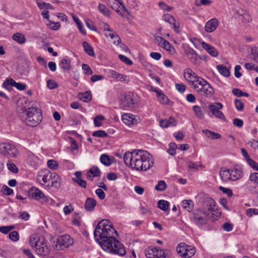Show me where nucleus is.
<instances>
[{
	"instance_id": "nucleus-9",
	"label": "nucleus",
	"mask_w": 258,
	"mask_h": 258,
	"mask_svg": "<svg viewBox=\"0 0 258 258\" xmlns=\"http://www.w3.org/2000/svg\"><path fill=\"white\" fill-rule=\"evenodd\" d=\"M139 98L136 94L128 92L121 99V104L125 108H134L138 106Z\"/></svg>"
},
{
	"instance_id": "nucleus-16",
	"label": "nucleus",
	"mask_w": 258,
	"mask_h": 258,
	"mask_svg": "<svg viewBox=\"0 0 258 258\" xmlns=\"http://www.w3.org/2000/svg\"><path fill=\"white\" fill-rule=\"evenodd\" d=\"M218 24V21L215 18L210 20L205 25V31L208 33L213 32L216 29Z\"/></svg>"
},
{
	"instance_id": "nucleus-30",
	"label": "nucleus",
	"mask_w": 258,
	"mask_h": 258,
	"mask_svg": "<svg viewBox=\"0 0 258 258\" xmlns=\"http://www.w3.org/2000/svg\"><path fill=\"white\" fill-rule=\"evenodd\" d=\"M202 132L208 138L212 140L218 139H220L221 137L220 134L212 132L208 130H204L202 131Z\"/></svg>"
},
{
	"instance_id": "nucleus-39",
	"label": "nucleus",
	"mask_w": 258,
	"mask_h": 258,
	"mask_svg": "<svg viewBox=\"0 0 258 258\" xmlns=\"http://www.w3.org/2000/svg\"><path fill=\"white\" fill-rule=\"evenodd\" d=\"M158 207L164 211H166L169 209V203L163 200H159L158 202Z\"/></svg>"
},
{
	"instance_id": "nucleus-19",
	"label": "nucleus",
	"mask_w": 258,
	"mask_h": 258,
	"mask_svg": "<svg viewBox=\"0 0 258 258\" xmlns=\"http://www.w3.org/2000/svg\"><path fill=\"white\" fill-rule=\"evenodd\" d=\"M186 247V244L184 243H179L176 247V251L178 254L181 257L183 258H190L191 252L187 254L185 253L184 251L186 250L185 249V247Z\"/></svg>"
},
{
	"instance_id": "nucleus-50",
	"label": "nucleus",
	"mask_w": 258,
	"mask_h": 258,
	"mask_svg": "<svg viewBox=\"0 0 258 258\" xmlns=\"http://www.w3.org/2000/svg\"><path fill=\"white\" fill-rule=\"evenodd\" d=\"M9 238L13 241L16 242L19 239V234L16 231H13L9 233Z\"/></svg>"
},
{
	"instance_id": "nucleus-14",
	"label": "nucleus",
	"mask_w": 258,
	"mask_h": 258,
	"mask_svg": "<svg viewBox=\"0 0 258 258\" xmlns=\"http://www.w3.org/2000/svg\"><path fill=\"white\" fill-rule=\"evenodd\" d=\"M183 75L185 80L190 83L193 86L198 82V80L202 78L196 76L195 73L190 69H185Z\"/></svg>"
},
{
	"instance_id": "nucleus-40",
	"label": "nucleus",
	"mask_w": 258,
	"mask_h": 258,
	"mask_svg": "<svg viewBox=\"0 0 258 258\" xmlns=\"http://www.w3.org/2000/svg\"><path fill=\"white\" fill-rule=\"evenodd\" d=\"M98 10L100 11V12L101 13L105 16H109L110 11L104 5L99 4L98 5Z\"/></svg>"
},
{
	"instance_id": "nucleus-1",
	"label": "nucleus",
	"mask_w": 258,
	"mask_h": 258,
	"mask_svg": "<svg viewBox=\"0 0 258 258\" xmlns=\"http://www.w3.org/2000/svg\"><path fill=\"white\" fill-rule=\"evenodd\" d=\"M117 236V232L114 229L110 221L101 220L96 226L94 232L95 240L99 242L102 248L114 254L123 256L126 251L123 244L116 240L113 235Z\"/></svg>"
},
{
	"instance_id": "nucleus-27",
	"label": "nucleus",
	"mask_w": 258,
	"mask_h": 258,
	"mask_svg": "<svg viewBox=\"0 0 258 258\" xmlns=\"http://www.w3.org/2000/svg\"><path fill=\"white\" fill-rule=\"evenodd\" d=\"M97 203L95 199L92 198H88L86 199L85 204V208L86 211L92 212L94 210Z\"/></svg>"
},
{
	"instance_id": "nucleus-41",
	"label": "nucleus",
	"mask_w": 258,
	"mask_h": 258,
	"mask_svg": "<svg viewBox=\"0 0 258 258\" xmlns=\"http://www.w3.org/2000/svg\"><path fill=\"white\" fill-rule=\"evenodd\" d=\"M90 172L92 173L93 177H99L100 176L101 171L99 168L96 166H93L89 169Z\"/></svg>"
},
{
	"instance_id": "nucleus-33",
	"label": "nucleus",
	"mask_w": 258,
	"mask_h": 258,
	"mask_svg": "<svg viewBox=\"0 0 258 258\" xmlns=\"http://www.w3.org/2000/svg\"><path fill=\"white\" fill-rule=\"evenodd\" d=\"M217 69L219 72L223 76L225 77H229L230 76V71L226 66L221 64L218 65L217 66Z\"/></svg>"
},
{
	"instance_id": "nucleus-47",
	"label": "nucleus",
	"mask_w": 258,
	"mask_h": 258,
	"mask_svg": "<svg viewBox=\"0 0 258 258\" xmlns=\"http://www.w3.org/2000/svg\"><path fill=\"white\" fill-rule=\"evenodd\" d=\"M92 136L98 138H105L108 136V134L103 130H98L93 133Z\"/></svg>"
},
{
	"instance_id": "nucleus-29",
	"label": "nucleus",
	"mask_w": 258,
	"mask_h": 258,
	"mask_svg": "<svg viewBox=\"0 0 258 258\" xmlns=\"http://www.w3.org/2000/svg\"><path fill=\"white\" fill-rule=\"evenodd\" d=\"M82 46L84 48L85 52L89 56H95V53L94 52L92 47L90 44L84 41L82 43Z\"/></svg>"
},
{
	"instance_id": "nucleus-64",
	"label": "nucleus",
	"mask_w": 258,
	"mask_h": 258,
	"mask_svg": "<svg viewBox=\"0 0 258 258\" xmlns=\"http://www.w3.org/2000/svg\"><path fill=\"white\" fill-rule=\"evenodd\" d=\"M248 165L254 170L258 171V164L252 159H248Z\"/></svg>"
},
{
	"instance_id": "nucleus-7",
	"label": "nucleus",
	"mask_w": 258,
	"mask_h": 258,
	"mask_svg": "<svg viewBox=\"0 0 258 258\" xmlns=\"http://www.w3.org/2000/svg\"><path fill=\"white\" fill-rule=\"evenodd\" d=\"M209 213L202 209H195L191 217V221L197 226L201 227L207 224L210 219Z\"/></svg>"
},
{
	"instance_id": "nucleus-42",
	"label": "nucleus",
	"mask_w": 258,
	"mask_h": 258,
	"mask_svg": "<svg viewBox=\"0 0 258 258\" xmlns=\"http://www.w3.org/2000/svg\"><path fill=\"white\" fill-rule=\"evenodd\" d=\"M41 203L46 204L51 206H54L55 205V202L54 200L50 197L46 196L45 195H44Z\"/></svg>"
},
{
	"instance_id": "nucleus-21",
	"label": "nucleus",
	"mask_w": 258,
	"mask_h": 258,
	"mask_svg": "<svg viewBox=\"0 0 258 258\" xmlns=\"http://www.w3.org/2000/svg\"><path fill=\"white\" fill-rule=\"evenodd\" d=\"M60 178L58 175L54 172H52V178L50 179V185L48 188L54 187L58 188L60 186Z\"/></svg>"
},
{
	"instance_id": "nucleus-48",
	"label": "nucleus",
	"mask_w": 258,
	"mask_h": 258,
	"mask_svg": "<svg viewBox=\"0 0 258 258\" xmlns=\"http://www.w3.org/2000/svg\"><path fill=\"white\" fill-rule=\"evenodd\" d=\"M234 105L235 108L238 111H241L244 108V104L241 100L239 99H236L234 101Z\"/></svg>"
},
{
	"instance_id": "nucleus-24",
	"label": "nucleus",
	"mask_w": 258,
	"mask_h": 258,
	"mask_svg": "<svg viewBox=\"0 0 258 258\" xmlns=\"http://www.w3.org/2000/svg\"><path fill=\"white\" fill-rule=\"evenodd\" d=\"M75 177L72 178L73 181L78 183L79 186L83 188H86L87 186L86 181L81 178L82 173L81 171H77L75 173Z\"/></svg>"
},
{
	"instance_id": "nucleus-56",
	"label": "nucleus",
	"mask_w": 258,
	"mask_h": 258,
	"mask_svg": "<svg viewBox=\"0 0 258 258\" xmlns=\"http://www.w3.org/2000/svg\"><path fill=\"white\" fill-rule=\"evenodd\" d=\"M119 58L124 63L127 65H132L133 64V61L127 57L125 55L119 54L118 56Z\"/></svg>"
},
{
	"instance_id": "nucleus-60",
	"label": "nucleus",
	"mask_w": 258,
	"mask_h": 258,
	"mask_svg": "<svg viewBox=\"0 0 258 258\" xmlns=\"http://www.w3.org/2000/svg\"><path fill=\"white\" fill-rule=\"evenodd\" d=\"M2 191H3L4 194H5L6 195H7V196L11 195L13 193V189L10 188V187H9L7 185H4L2 187Z\"/></svg>"
},
{
	"instance_id": "nucleus-53",
	"label": "nucleus",
	"mask_w": 258,
	"mask_h": 258,
	"mask_svg": "<svg viewBox=\"0 0 258 258\" xmlns=\"http://www.w3.org/2000/svg\"><path fill=\"white\" fill-rule=\"evenodd\" d=\"M105 119L103 115H97L94 119V123L95 126H100L101 125V121Z\"/></svg>"
},
{
	"instance_id": "nucleus-46",
	"label": "nucleus",
	"mask_w": 258,
	"mask_h": 258,
	"mask_svg": "<svg viewBox=\"0 0 258 258\" xmlns=\"http://www.w3.org/2000/svg\"><path fill=\"white\" fill-rule=\"evenodd\" d=\"M109 37L111 39H114L113 43L115 45H118L121 42L120 38L119 37V36L117 34H116L113 31H112L111 33H109Z\"/></svg>"
},
{
	"instance_id": "nucleus-25",
	"label": "nucleus",
	"mask_w": 258,
	"mask_h": 258,
	"mask_svg": "<svg viewBox=\"0 0 258 258\" xmlns=\"http://www.w3.org/2000/svg\"><path fill=\"white\" fill-rule=\"evenodd\" d=\"M163 20L169 23L170 25H172L174 31L178 32L179 24L175 23V20L171 15L167 14L163 16Z\"/></svg>"
},
{
	"instance_id": "nucleus-22",
	"label": "nucleus",
	"mask_w": 258,
	"mask_h": 258,
	"mask_svg": "<svg viewBox=\"0 0 258 258\" xmlns=\"http://www.w3.org/2000/svg\"><path fill=\"white\" fill-rule=\"evenodd\" d=\"M203 48L212 56L217 57L218 55V52L215 47L209 45L205 42L201 43Z\"/></svg>"
},
{
	"instance_id": "nucleus-23",
	"label": "nucleus",
	"mask_w": 258,
	"mask_h": 258,
	"mask_svg": "<svg viewBox=\"0 0 258 258\" xmlns=\"http://www.w3.org/2000/svg\"><path fill=\"white\" fill-rule=\"evenodd\" d=\"M177 121L173 117H170L168 119H162L160 121V125L162 128H167L170 126H175Z\"/></svg>"
},
{
	"instance_id": "nucleus-5",
	"label": "nucleus",
	"mask_w": 258,
	"mask_h": 258,
	"mask_svg": "<svg viewBox=\"0 0 258 258\" xmlns=\"http://www.w3.org/2000/svg\"><path fill=\"white\" fill-rule=\"evenodd\" d=\"M202 210L207 213L210 212L212 214L210 218L213 221L217 220L221 216V212L218 209L215 201L210 197H206L204 199Z\"/></svg>"
},
{
	"instance_id": "nucleus-43",
	"label": "nucleus",
	"mask_w": 258,
	"mask_h": 258,
	"mask_svg": "<svg viewBox=\"0 0 258 258\" xmlns=\"http://www.w3.org/2000/svg\"><path fill=\"white\" fill-rule=\"evenodd\" d=\"M177 148V145L175 143H170L169 144V149L167 150V152L172 156L176 154L175 150Z\"/></svg>"
},
{
	"instance_id": "nucleus-2",
	"label": "nucleus",
	"mask_w": 258,
	"mask_h": 258,
	"mask_svg": "<svg viewBox=\"0 0 258 258\" xmlns=\"http://www.w3.org/2000/svg\"><path fill=\"white\" fill-rule=\"evenodd\" d=\"M125 164L138 171H146L153 167L154 161L151 154L145 150H135L123 155Z\"/></svg>"
},
{
	"instance_id": "nucleus-26",
	"label": "nucleus",
	"mask_w": 258,
	"mask_h": 258,
	"mask_svg": "<svg viewBox=\"0 0 258 258\" xmlns=\"http://www.w3.org/2000/svg\"><path fill=\"white\" fill-rule=\"evenodd\" d=\"M220 176L221 179L224 182L231 181L230 169L226 167L221 168L220 171Z\"/></svg>"
},
{
	"instance_id": "nucleus-28",
	"label": "nucleus",
	"mask_w": 258,
	"mask_h": 258,
	"mask_svg": "<svg viewBox=\"0 0 258 258\" xmlns=\"http://www.w3.org/2000/svg\"><path fill=\"white\" fill-rule=\"evenodd\" d=\"M78 96L80 99L84 102H88L92 99V94L90 91H87L84 93H79Z\"/></svg>"
},
{
	"instance_id": "nucleus-44",
	"label": "nucleus",
	"mask_w": 258,
	"mask_h": 258,
	"mask_svg": "<svg viewBox=\"0 0 258 258\" xmlns=\"http://www.w3.org/2000/svg\"><path fill=\"white\" fill-rule=\"evenodd\" d=\"M166 187L167 184L166 182L163 180H160L155 186V189L158 191H163L166 188Z\"/></svg>"
},
{
	"instance_id": "nucleus-45",
	"label": "nucleus",
	"mask_w": 258,
	"mask_h": 258,
	"mask_svg": "<svg viewBox=\"0 0 258 258\" xmlns=\"http://www.w3.org/2000/svg\"><path fill=\"white\" fill-rule=\"evenodd\" d=\"M13 82V79H8L3 84V87H4L6 89L10 91L12 89L13 85L12 83Z\"/></svg>"
},
{
	"instance_id": "nucleus-32",
	"label": "nucleus",
	"mask_w": 258,
	"mask_h": 258,
	"mask_svg": "<svg viewBox=\"0 0 258 258\" xmlns=\"http://www.w3.org/2000/svg\"><path fill=\"white\" fill-rule=\"evenodd\" d=\"M13 39L19 44H24L26 41L25 36L20 33H16L13 35Z\"/></svg>"
},
{
	"instance_id": "nucleus-34",
	"label": "nucleus",
	"mask_w": 258,
	"mask_h": 258,
	"mask_svg": "<svg viewBox=\"0 0 258 258\" xmlns=\"http://www.w3.org/2000/svg\"><path fill=\"white\" fill-rule=\"evenodd\" d=\"M192 110L197 117L200 119H203L204 117V111L200 106L195 105L192 107Z\"/></svg>"
},
{
	"instance_id": "nucleus-38",
	"label": "nucleus",
	"mask_w": 258,
	"mask_h": 258,
	"mask_svg": "<svg viewBox=\"0 0 258 258\" xmlns=\"http://www.w3.org/2000/svg\"><path fill=\"white\" fill-rule=\"evenodd\" d=\"M60 66L64 71H69L71 69V60L69 59L63 58L61 60Z\"/></svg>"
},
{
	"instance_id": "nucleus-10",
	"label": "nucleus",
	"mask_w": 258,
	"mask_h": 258,
	"mask_svg": "<svg viewBox=\"0 0 258 258\" xmlns=\"http://www.w3.org/2000/svg\"><path fill=\"white\" fill-rule=\"evenodd\" d=\"M52 178V172L47 169L38 172L37 180L41 185L48 188L50 185V179Z\"/></svg>"
},
{
	"instance_id": "nucleus-18",
	"label": "nucleus",
	"mask_w": 258,
	"mask_h": 258,
	"mask_svg": "<svg viewBox=\"0 0 258 258\" xmlns=\"http://www.w3.org/2000/svg\"><path fill=\"white\" fill-rule=\"evenodd\" d=\"M109 74L110 77L116 79L118 81L123 82H127L128 81L126 76L119 74L114 70H109Z\"/></svg>"
},
{
	"instance_id": "nucleus-59",
	"label": "nucleus",
	"mask_w": 258,
	"mask_h": 258,
	"mask_svg": "<svg viewBox=\"0 0 258 258\" xmlns=\"http://www.w3.org/2000/svg\"><path fill=\"white\" fill-rule=\"evenodd\" d=\"M219 189L223 192V193L226 194L229 198L233 196L232 190L230 188L220 186Z\"/></svg>"
},
{
	"instance_id": "nucleus-17",
	"label": "nucleus",
	"mask_w": 258,
	"mask_h": 258,
	"mask_svg": "<svg viewBox=\"0 0 258 258\" xmlns=\"http://www.w3.org/2000/svg\"><path fill=\"white\" fill-rule=\"evenodd\" d=\"M122 120L123 123L128 125L137 123L138 121L135 115L126 113L122 115Z\"/></svg>"
},
{
	"instance_id": "nucleus-8",
	"label": "nucleus",
	"mask_w": 258,
	"mask_h": 258,
	"mask_svg": "<svg viewBox=\"0 0 258 258\" xmlns=\"http://www.w3.org/2000/svg\"><path fill=\"white\" fill-rule=\"evenodd\" d=\"M0 154L7 158H15L18 154L16 146L10 143L0 144Z\"/></svg>"
},
{
	"instance_id": "nucleus-20",
	"label": "nucleus",
	"mask_w": 258,
	"mask_h": 258,
	"mask_svg": "<svg viewBox=\"0 0 258 258\" xmlns=\"http://www.w3.org/2000/svg\"><path fill=\"white\" fill-rule=\"evenodd\" d=\"M231 181H236L242 178V170L239 168L235 167L230 169Z\"/></svg>"
},
{
	"instance_id": "nucleus-15",
	"label": "nucleus",
	"mask_w": 258,
	"mask_h": 258,
	"mask_svg": "<svg viewBox=\"0 0 258 258\" xmlns=\"http://www.w3.org/2000/svg\"><path fill=\"white\" fill-rule=\"evenodd\" d=\"M184 53L193 63H197L198 60V54L192 48L187 46L184 48Z\"/></svg>"
},
{
	"instance_id": "nucleus-58",
	"label": "nucleus",
	"mask_w": 258,
	"mask_h": 258,
	"mask_svg": "<svg viewBox=\"0 0 258 258\" xmlns=\"http://www.w3.org/2000/svg\"><path fill=\"white\" fill-rule=\"evenodd\" d=\"M47 86L50 89H54L58 87V85L55 81L49 79L47 81Z\"/></svg>"
},
{
	"instance_id": "nucleus-57",
	"label": "nucleus",
	"mask_w": 258,
	"mask_h": 258,
	"mask_svg": "<svg viewBox=\"0 0 258 258\" xmlns=\"http://www.w3.org/2000/svg\"><path fill=\"white\" fill-rule=\"evenodd\" d=\"M37 5L40 9H42L43 8H45L46 9H52L53 8L52 5L45 2H43L42 3H38Z\"/></svg>"
},
{
	"instance_id": "nucleus-12",
	"label": "nucleus",
	"mask_w": 258,
	"mask_h": 258,
	"mask_svg": "<svg viewBox=\"0 0 258 258\" xmlns=\"http://www.w3.org/2000/svg\"><path fill=\"white\" fill-rule=\"evenodd\" d=\"M57 243L61 249L69 247L73 244V239L67 234L59 237L57 239Z\"/></svg>"
},
{
	"instance_id": "nucleus-51",
	"label": "nucleus",
	"mask_w": 258,
	"mask_h": 258,
	"mask_svg": "<svg viewBox=\"0 0 258 258\" xmlns=\"http://www.w3.org/2000/svg\"><path fill=\"white\" fill-rule=\"evenodd\" d=\"M82 70L84 71V74L86 75H91L93 74V72L91 70L90 66L87 64L83 63L82 65Z\"/></svg>"
},
{
	"instance_id": "nucleus-63",
	"label": "nucleus",
	"mask_w": 258,
	"mask_h": 258,
	"mask_svg": "<svg viewBox=\"0 0 258 258\" xmlns=\"http://www.w3.org/2000/svg\"><path fill=\"white\" fill-rule=\"evenodd\" d=\"M251 52L253 60L258 63V47L253 48L252 49Z\"/></svg>"
},
{
	"instance_id": "nucleus-35",
	"label": "nucleus",
	"mask_w": 258,
	"mask_h": 258,
	"mask_svg": "<svg viewBox=\"0 0 258 258\" xmlns=\"http://www.w3.org/2000/svg\"><path fill=\"white\" fill-rule=\"evenodd\" d=\"M161 47L167 50L170 54H174L175 52V49L174 46L167 40L161 45Z\"/></svg>"
},
{
	"instance_id": "nucleus-6",
	"label": "nucleus",
	"mask_w": 258,
	"mask_h": 258,
	"mask_svg": "<svg viewBox=\"0 0 258 258\" xmlns=\"http://www.w3.org/2000/svg\"><path fill=\"white\" fill-rule=\"evenodd\" d=\"M194 88L200 95L206 97H211L214 93L212 86L203 78L198 80V82L194 85Z\"/></svg>"
},
{
	"instance_id": "nucleus-37",
	"label": "nucleus",
	"mask_w": 258,
	"mask_h": 258,
	"mask_svg": "<svg viewBox=\"0 0 258 258\" xmlns=\"http://www.w3.org/2000/svg\"><path fill=\"white\" fill-rule=\"evenodd\" d=\"M145 255L147 258H154V253H158V249L156 247L148 248L145 249Z\"/></svg>"
},
{
	"instance_id": "nucleus-62",
	"label": "nucleus",
	"mask_w": 258,
	"mask_h": 258,
	"mask_svg": "<svg viewBox=\"0 0 258 258\" xmlns=\"http://www.w3.org/2000/svg\"><path fill=\"white\" fill-rule=\"evenodd\" d=\"M95 194L100 200H103L105 198V194L101 188H98L95 190Z\"/></svg>"
},
{
	"instance_id": "nucleus-3",
	"label": "nucleus",
	"mask_w": 258,
	"mask_h": 258,
	"mask_svg": "<svg viewBox=\"0 0 258 258\" xmlns=\"http://www.w3.org/2000/svg\"><path fill=\"white\" fill-rule=\"evenodd\" d=\"M29 243L32 247L35 248L38 254L45 256L49 253V249L43 236L33 235L30 238Z\"/></svg>"
},
{
	"instance_id": "nucleus-31",
	"label": "nucleus",
	"mask_w": 258,
	"mask_h": 258,
	"mask_svg": "<svg viewBox=\"0 0 258 258\" xmlns=\"http://www.w3.org/2000/svg\"><path fill=\"white\" fill-rule=\"evenodd\" d=\"M194 203L192 200H184L181 203V206L188 212L191 211L194 209Z\"/></svg>"
},
{
	"instance_id": "nucleus-49",
	"label": "nucleus",
	"mask_w": 258,
	"mask_h": 258,
	"mask_svg": "<svg viewBox=\"0 0 258 258\" xmlns=\"http://www.w3.org/2000/svg\"><path fill=\"white\" fill-rule=\"evenodd\" d=\"M13 83H12V85L13 87H16L18 90L20 91H23L26 89V85L24 83H17L15 81L13 80Z\"/></svg>"
},
{
	"instance_id": "nucleus-54",
	"label": "nucleus",
	"mask_w": 258,
	"mask_h": 258,
	"mask_svg": "<svg viewBox=\"0 0 258 258\" xmlns=\"http://www.w3.org/2000/svg\"><path fill=\"white\" fill-rule=\"evenodd\" d=\"M47 165L49 168L53 170L56 169L58 167L57 162L53 160H48L47 161Z\"/></svg>"
},
{
	"instance_id": "nucleus-11",
	"label": "nucleus",
	"mask_w": 258,
	"mask_h": 258,
	"mask_svg": "<svg viewBox=\"0 0 258 258\" xmlns=\"http://www.w3.org/2000/svg\"><path fill=\"white\" fill-rule=\"evenodd\" d=\"M223 107L221 103L215 102L209 104L207 108L209 111L215 117L221 120H225V117L223 113L220 110L223 108Z\"/></svg>"
},
{
	"instance_id": "nucleus-4",
	"label": "nucleus",
	"mask_w": 258,
	"mask_h": 258,
	"mask_svg": "<svg viewBox=\"0 0 258 258\" xmlns=\"http://www.w3.org/2000/svg\"><path fill=\"white\" fill-rule=\"evenodd\" d=\"M27 117L24 120L29 126H35L42 120V115L41 110L37 107H29L26 110Z\"/></svg>"
},
{
	"instance_id": "nucleus-61",
	"label": "nucleus",
	"mask_w": 258,
	"mask_h": 258,
	"mask_svg": "<svg viewBox=\"0 0 258 258\" xmlns=\"http://www.w3.org/2000/svg\"><path fill=\"white\" fill-rule=\"evenodd\" d=\"M118 0H114V1H108V5L113 9H116L117 7H119V2Z\"/></svg>"
},
{
	"instance_id": "nucleus-52",
	"label": "nucleus",
	"mask_w": 258,
	"mask_h": 258,
	"mask_svg": "<svg viewBox=\"0 0 258 258\" xmlns=\"http://www.w3.org/2000/svg\"><path fill=\"white\" fill-rule=\"evenodd\" d=\"M7 166L9 170L14 173H16L18 172V169L16 165L12 163L10 161H8L7 164Z\"/></svg>"
},
{
	"instance_id": "nucleus-55",
	"label": "nucleus",
	"mask_w": 258,
	"mask_h": 258,
	"mask_svg": "<svg viewBox=\"0 0 258 258\" xmlns=\"http://www.w3.org/2000/svg\"><path fill=\"white\" fill-rule=\"evenodd\" d=\"M249 180L255 183L258 184V172H253L250 174Z\"/></svg>"
},
{
	"instance_id": "nucleus-36",
	"label": "nucleus",
	"mask_w": 258,
	"mask_h": 258,
	"mask_svg": "<svg viewBox=\"0 0 258 258\" xmlns=\"http://www.w3.org/2000/svg\"><path fill=\"white\" fill-rule=\"evenodd\" d=\"M100 162L102 164L105 166H109L112 163V160L106 154H102L100 158Z\"/></svg>"
},
{
	"instance_id": "nucleus-13",
	"label": "nucleus",
	"mask_w": 258,
	"mask_h": 258,
	"mask_svg": "<svg viewBox=\"0 0 258 258\" xmlns=\"http://www.w3.org/2000/svg\"><path fill=\"white\" fill-rule=\"evenodd\" d=\"M44 195H45L42 191L35 187H31L28 191V196L29 198L36 201H40L41 203Z\"/></svg>"
}]
</instances>
